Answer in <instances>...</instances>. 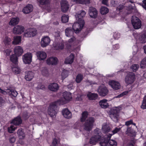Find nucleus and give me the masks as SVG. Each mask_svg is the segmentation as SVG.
Instances as JSON below:
<instances>
[{
    "instance_id": "obj_1",
    "label": "nucleus",
    "mask_w": 146,
    "mask_h": 146,
    "mask_svg": "<svg viewBox=\"0 0 146 146\" xmlns=\"http://www.w3.org/2000/svg\"><path fill=\"white\" fill-rule=\"evenodd\" d=\"M63 98L50 104L48 109V113L51 117L54 116L56 114L57 111V106L64 104L70 101L72 98L71 94L66 92L63 93Z\"/></svg>"
},
{
    "instance_id": "obj_2",
    "label": "nucleus",
    "mask_w": 146,
    "mask_h": 146,
    "mask_svg": "<svg viewBox=\"0 0 146 146\" xmlns=\"http://www.w3.org/2000/svg\"><path fill=\"white\" fill-rule=\"evenodd\" d=\"M92 136L90 139L89 143L92 145H95L99 141L100 142L101 146H107V140L102 139L101 130L96 128L92 132Z\"/></svg>"
},
{
    "instance_id": "obj_3",
    "label": "nucleus",
    "mask_w": 146,
    "mask_h": 146,
    "mask_svg": "<svg viewBox=\"0 0 146 146\" xmlns=\"http://www.w3.org/2000/svg\"><path fill=\"white\" fill-rule=\"evenodd\" d=\"M95 120V119L93 117L88 118L84 124V129L88 131L91 130L93 127Z\"/></svg>"
},
{
    "instance_id": "obj_4",
    "label": "nucleus",
    "mask_w": 146,
    "mask_h": 146,
    "mask_svg": "<svg viewBox=\"0 0 146 146\" xmlns=\"http://www.w3.org/2000/svg\"><path fill=\"white\" fill-rule=\"evenodd\" d=\"M80 21L77 20V22L75 23L72 26L74 32L76 33H79L84 26V20L81 19Z\"/></svg>"
},
{
    "instance_id": "obj_5",
    "label": "nucleus",
    "mask_w": 146,
    "mask_h": 146,
    "mask_svg": "<svg viewBox=\"0 0 146 146\" xmlns=\"http://www.w3.org/2000/svg\"><path fill=\"white\" fill-rule=\"evenodd\" d=\"M131 21L133 26L135 29H139L141 27V22L138 17L133 16L132 17Z\"/></svg>"
},
{
    "instance_id": "obj_6",
    "label": "nucleus",
    "mask_w": 146,
    "mask_h": 146,
    "mask_svg": "<svg viewBox=\"0 0 146 146\" xmlns=\"http://www.w3.org/2000/svg\"><path fill=\"white\" fill-rule=\"evenodd\" d=\"M97 92L100 96L104 97L108 94V90L104 84H102L98 87Z\"/></svg>"
},
{
    "instance_id": "obj_7",
    "label": "nucleus",
    "mask_w": 146,
    "mask_h": 146,
    "mask_svg": "<svg viewBox=\"0 0 146 146\" xmlns=\"http://www.w3.org/2000/svg\"><path fill=\"white\" fill-rule=\"evenodd\" d=\"M135 75L133 72H130L128 73L125 78V83L129 84L133 83L135 80Z\"/></svg>"
},
{
    "instance_id": "obj_8",
    "label": "nucleus",
    "mask_w": 146,
    "mask_h": 146,
    "mask_svg": "<svg viewBox=\"0 0 146 146\" xmlns=\"http://www.w3.org/2000/svg\"><path fill=\"white\" fill-rule=\"evenodd\" d=\"M37 33V31L33 28L27 29L25 30L24 34V36L27 37H32L35 35Z\"/></svg>"
},
{
    "instance_id": "obj_9",
    "label": "nucleus",
    "mask_w": 146,
    "mask_h": 146,
    "mask_svg": "<svg viewBox=\"0 0 146 146\" xmlns=\"http://www.w3.org/2000/svg\"><path fill=\"white\" fill-rule=\"evenodd\" d=\"M32 54L30 52H27L23 56L22 58L25 64H29L32 62Z\"/></svg>"
},
{
    "instance_id": "obj_10",
    "label": "nucleus",
    "mask_w": 146,
    "mask_h": 146,
    "mask_svg": "<svg viewBox=\"0 0 146 146\" xmlns=\"http://www.w3.org/2000/svg\"><path fill=\"white\" fill-rule=\"evenodd\" d=\"M58 59L54 56L49 57L46 60V64L49 65H56L58 64Z\"/></svg>"
},
{
    "instance_id": "obj_11",
    "label": "nucleus",
    "mask_w": 146,
    "mask_h": 146,
    "mask_svg": "<svg viewBox=\"0 0 146 146\" xmlns=\"http://www.w3.org/2000/svg\"><path fill=\"white\" fill-rule=\"evenodd\" d=\"M50 42V39L48 36H43L41 39V45L43 47H45L49 44Z\"/></svg>"
},
{
    "instance_id": "obj_12",
    "label": "nucleus",
    "mask_w": 146,
    "mask_h": 146,
    "mask_svg": "<svg viewBox=\"0 0 146 146\" xmlns=\"http://www.w3.org/2000/svg\"><path fill=\"white\" fill-rule=\"evenodd\" d=\"M108 84L111 88L115 90H118L120 89L121 85L119 83L116 81L113 80L110 81Z\"/></svg>"
},
{
    "instance_id": "obj_13",
    "label": "nucleus",
    "mask_w": 146,
    "mask_h": 146,
    "mask_svg": "<svg viewBox=\"0 0 146 146\" xmlns=\"http://www.w3.org/2000/svg\"><path fill=\"white\" fill-rule=\"evenodd\" d=\"M25 30L24 27L21 25H17L13 29V33L15 34H21Z\"/></svg>"
},
{
    "instance_id": "obj_14",
    "label": "nucleus",
    "mask_w": 146,
    "mask_h": 146,
    "mask_svg": "<svg viewBox=\"0 0 146 146\" xmlns=\"http://www.w3.org/2000/svg\"><path fill=\"white\" fill-rule=\"evenodd\" d=\"M88 13L92 18H95L97 16L98 12L96 9L93 7H90L88 10Z\"/></svg>"
},
{
    "instance_id": "obj_15",
    "label": "nucleus",
    "mask_w": 146,
    "mask_h": 146,
    "mask_svg": "<svg viewBox=\"0 0 146 146\" xmlns=\"http://www.w3.org/2000/svg\"><path fill=\"white\" fill-rule=\"evenodd\" d=\"M36 55L38 59L40 60H44L47 57L46 53L42 51H38L36 53Z\"/></svg>"
},
{
    "instance_id": "obj_16",
    "label": "nucleus",
    "mask_w": 146,
    "mask_h": 146,
    "mask_svg": "<svg viewBox=\"0 0 146 146\" xmlns=\"http://www.w3.org/2000/svg\"><path fill=\"white\" fill-rule=\"evenodd\" d=\"M48 89L53 92L57 91L59 88L58 84L56 83H53L50 84L48 86Z\"/></svg>"
},
{
    "instance_id": "obj_17",
    "label": "nucleus",
    "mask_w": 146,
    "mask_h": 146,
    "mask_svg": "<svg viewBox=\"0 0 146 146\" xmlns=\"http://www.w3.org/2000/svg\"><path fill=\"white\" fill-rule=\"evenodd\" d=\"M117 112L116 110L113 109L111 110L110 117L114 121L116 122L117 121Z\"/></svg>"
},
{
    "instance_id": "obj_18",
    "label": "nucleus",
    "mask_w": 146,
    "mask_h": 146,
    "mask_svg": "<svg viewBox=\"0 0 146 146\" xmlns=\"http://www.w3.org/2000/svg\"><path fill=\"white\" fill-rule=\"evenodd\" d=\"M15 55L18 56H21L23 53V48L20 46H16L14 49Z\"/></svg>"
},
{
    "instance_id": "obj_19",
    "label": "nucleus",
    "mask_w": 146,
    "mask_h": 146,
    "mask_svg": "<svg viewBox=\"0 0 146 146\" xmlns=\"http://www.w3.org/2000/svg\"><path fill=\"white\" fill-rule=\"evenodd\" d=\"M62 11L63 12L66 11L69 8L68 2L66 0H62L61 2Z\"/></svg>"
},
{
    "instance_id": "obj_20",
    "label": "nucleus",
    "mask_w": 146,
    "mask_h": 146,
    "mask_svg": "<svg viewBox=\"0 0 146 146\" xmlns=\"http://www.w3.org/2000/svg\"><path fill=\"white\" fill-rule=\"evenodd\" d=\"M62 114L64 117L70 119L72 117L71 112L67 109H64L62 111Z\"/></svg>"
},
{
    "instance_id": "obj_21",
    "label": "nucleus",
    "mask_w": 146,
    "mask_h": 146,
    "mask_svg": "<svg viewBox=\"0 0 146 146\" xmlns=\"http://www.w3.org/2000/svg\"><path fill=\"white\" fill-rule=\"evenodd\" d=\"M33 9L32 5L28 4L23 9L22 11L24 13L27 14L33 11Z\"/></svg>"
},
{
    "instance_id": "obj_22",
    "label": "nucleus",
    "mask_w": 146,
    "mask_h": 146,
    "mask_svg": "<svg viewBox=\"0 0 146 146\" xmlns=\"http://www.w3.org/2000/svg\"><path fill=\"white\" fill-rule=\"evenodd\" d=\"M100 106L102 108H106L109 106V104L108 103V100L106 99L101 100L99 102Z\"/></svg>"
},
{
    "instance_id": "obj_23",
    "label": "nucleus",
    "mask_w": 146,
    "mask_h": 146,
    "mask_svg": "<svg viewBox=\"0 0 146 146\" xmlns=\"http://www.w3.org/2000/svg\"><path fill=\"white\" fill-rule=\"evenodd\" d=\"M34 74L32 71H29L26 73L25 78L27 80L31 81L33 78Z\"/></svg>"
},
{
    "instance_id": "obj_24",
    "label": "nucleus",
    "mask_w": 146,
    "mask_h": 146,
    "mask_svg": "<svg viewBox=\"0 0 146 146\" xmlns=\"http://www.w3.org/2000/svg\"><path fill=\"white\" fill-rule=\"evenodd\" d=\"M86 13L84 11H82L78 12V13L76 15V18L77 20L80 21L81 19L83 20V18L86 15Z\"/></svg>"
},
{
    "instance_id": "obj_25",
    "label": "nucleus",
    "mask_w": 146,
    "mask_h": 146,
    "mask_svg": "<svg viewBox=\"0 0 146 146\" xmlns=\"http://www.w3.org/2000/svg\"><path fill=\"white\" fill-rule=\"evenodd\" d=\"M19 21V19L17 17L12 18L9 23V25H10L13 26L17 24Z\"/></svg>"
},
{
    "instance_id": "obj_26",
    "label": "nucleus",
    "mask_w": 146,
    "mask_h": 146,
    "mask_svg": "<svg viewBox=\"0 0 146 146\" xmlns=\"http://www.w3.org/2000/svg\"><path fill=\"white\" fill-rule=\"evenodd\" d=\"M19 138L20 139H23L25 136V134L23 130L21 128L19 129L17 132Z\"/></svg>"
},
{
    "instance_id": "obj_27",
    "label": "nucleus",
    "mask_w": 146,
    "mask_h": 146,
    "mask_svg": "<svg viewBox=\"0 0 146 146\" xmlns=\"http://www.w3.org/2000/svg\"><path fill=\"white\" fill-rule=\"evenodd\" d=\"M74 56L72 54L70 55L65 59L64 62L67 64H70L72 63L74 59Z\"/></svg>"
},
{
    "instance_id": "obj_28",
    "label": "nucleus",
    "mask_w": 146,
    "mask_h": 146,
    "mask_svg": "<svg viewBox=\"0 0 146 146\" xmlns=\"http://www.w3.org/2000/svg\"><path fill=\"white\" fill-rule=\"evenodd\" d=\"M88 99L91 100H94L96 99L98 97L97 94L89 92L87 94Z\"/></svg>"
},
{
    "instance_id": "obj_29",
    "label": "nucleus",
    "mask_w": 146,
    "mask_h": 146,
    "mask_svg": "<svg viewBox=\"0 0 146 146\" xmlns=\"http://www.w3.org/2000/svg\"><path fill=\"white\" fill-rule=\"evenodd\" d=\"M22 122V121L19 116H18L13 119L11 122V123L15 125H19Z\"/></svg>"
},
{
    "instance_id": "obj_30",
    "label": "nucleus",
    "mask_w": 146,
    "mask_h": 146,
    "mask_svg": "<svg viewBox=\"0 0 146 146\" xmlns=\"http://www.w3.org/2000/svg\"><path fill=\"white\" fill-rule=\"evenodd\" d=\"M76 39L74 36H72L69 39L68 41V43L67 44V46L69 48L72 45H73L76 42Z\"/></svg>"
},
{
    "instance_id": "obj_31",
    "label": "nucleus",
    "mask_w": 146,
    "mask_h": 146,
    "mask_svg": "<svg viewBox=\"0 0 146 146\" xmlns=\"http://www.w3.org/2000/svg\"><path fill=\"white\" fill-rule=\"evenodd\" d=\"M74 2L78 4H89L90 3V0H71Z\"/></svg>"
},
{
    "instance_id": "obj_32",
    "label": "nucleus",
    "mask_w": 146,
    "mask_h": 146,
    "mask_svg": "<svg viewBox=\"0 0 146 146\" xmlns=\"http://www.w3.org/2000/svg\"><path fill=\"white\" fill-rule=\"evenodd\" d=\"M65 35L66 36L68 37H71L73 35V33L71 28H67L65 30Z\"/></svg>"
},
{
    "instance_id": "obj_33",
    "label": "nucleus",
    "mask_w": 146,
    "mask_h": 146,
    "mask_svg": "<svg viewBox=\"0 0 146 146\" xmlns=\"http://www.w3.org/2000/svg\"><path fill=\"white\" fill-rule=\"evenodd\" d=\"M21 37L20 36H16L14 38L13 41L12 42V44L14 45L19 44L21 42Z\"/></svg>"
},
{
    "instance_id": "obj_34",
    "label": "nucleus",
    "mask_w": 146,
    "mask_h": 146,
    "mask_svg": "<svg viewBox=\"0 0 146 146\" xmlns=\"http://www.w3.org/2000/svg\"><path fill=\"white\" fill-rule=\"evenodd\" d=\"M6 92H7V94L8 93L9 94H11L14 97H16L18 94V93L16 91L9 89H7V91Z\"/></svg>"
},
{
    "instance_id": "obj_35",
    "label": "nucleus",
    "mask_w": 146,
    "mask_h": 146,
    "mask_svg": "<svg viewBox=\"0 0 146 146\" xmlns=\"http://www.w3.org/2000/svg\"><path fill=\"white\" fill-rule=\"evenodd\" d=\"M53 46L55 49L56 50H60L62 49L64 47V45L62 43L58 44L56 42L53 44Z\"/></svg>"
},
{
    "instance_id": "obj_36",
    "label": "nucleus",
    "mask_w": 146,
    "mask_h": 146,
    "mask_svg": "<svg viewBox=\"0 0 146 146\" xmlns=\"http://www.w3.org/2000/svg\"><path fill=\"white\" fill-rule=\"evenodd\" d=\"M88 116V112L86 111H84L83 112L82 114V116L80 118V120L81 122H84Z\"/></svg>"
},
{
    "instance_id": "obj_37",
    "label": "nucleus",
    "mask_w": 146,
    "mask_h": 146,
    "mask_svg": "<svg viewBox=\"0 0 146 146\" xmlns=\"http://www.w3.org/2000/svg\"><path fill=\"white\" fill-rule=\"evenodd\" d=\"M146 39V31L143 32L142 35L139 38V40L141 43H144Z\"/></svg>"
},
{
    "instance_id": "obj_38",
    "label": "nucleus",
    "mask_w": 146,
    "mask_h": 146,
    "mask_svg": "<svg viewBox=\"0 0 146 146\" xmlns=\"http://www.w3.org/2000/svg\"><path fill=\"white\" fill-rule=\"evenodd\" d=\"M109 9L105 7H102L100 9V12L102 15L106 14L108 12Z\"/></svg>"
},
{
    "instance_id": "obj_39",
    "label": "nucleus",
    "mask_w": 146,
    "mask_h": 146,
    "mask_svg": "<svg viewBox=\"0 0 146 146\" xmlns=\"http://www.w3.org/2000/svg\"><path fill=\"white\" fill-rule=\"evenodd\" d=\"M12 70L13 72L15 74H17L20 73L21 72V70L17 65L12 67Z\"/></svg>"
},
{
    "instance_id": "obj_40",
    "label": "nucleus",
    "mask_w": 146,
    "mask_h": 146,
    "mask_svg": "<svg viewBox=\"0 0 146 146\" xmlns=\"http://www.w3.org/2000/svg\"><path fill=\"white\" fill-rule=\"evenodd\" d=\"M102 129L104 133H106L109 131L110 128L109 126L106 123L102 125Z\"/></svg>"
},
{
    "instance_id": "obj_41",
    "label": "nucleus",
    "mask_w": 146,
    "mask_h": 146,
    "mask_svg": "<svg viewBox=\"0 0 146 146\" xmlns=\"http://www.w3.org/2000/svg\"><path fill=\"white\" fill-rule=\"evenodd\" d=\"M126 134L130 136H133L134 133V131L131 127H128L125 132Z\"/></svg>"
},
{
    "instance_id": "obj_42",
    "label": "nucleus",
    "mask_w": 146,
    "mask_h": 146,
    "mask_svg": "<svg viewBox=\"0 0 146 146\" xmlns=\"http://www.w3.org/2000/svg\"><path fill=\"white\" fill-rule=\"evenodd\" d=\"M69 72L68 71L64 70L61 74L62 79L63 80L68 76Z\"/></svg>"
},
{
    "instance_id": "obj_43",
    "label": "nucleus",
    "mask_w": 146,
    "mask_h": 146,
    "mask_svg": "<svg viewBox=\"0 0 146 146\" xmlns=\"http://www.w3.org/2000/svg\"><path fill=\"white\" fill-rule=\"evenodd\" d=\"M121 127L115 128V129L112 131V133L110 134L108 136V140L110 139L112 135L117 133L119 131L121 130Z\"/></svg>"
},
{
    "instance_id": "obj_44",
    "label": "nucleus",
    "mask_w": 146,
    "mask_h": 146,
    "mask_svg": "<svg viewBox=\"0 0 146 146\" xmlns=\"http://www.w3.org/2000/svg\"><path fill=\"white\" fill-rule=\"evenodd\" d=\"M11 61L13 63L16 64L17 62V58L15 54H13L10 56V58Z\"/></svg>"
},
{
    "instance_id": "obj_45",
    "label": "nucleus",
    "mask_w": 146,
    "mask_h": 146,
    "mask_svg": "<svg viewBox=\"0 0 146 146\" xmlns=\"http://www.w3.org/2000/svg\"><path fill=\"white\" fill-rule=\"evenodd\" d=\"M52 146H60L59 140L56 139H54L52 142Z\"/></svg>"
},
{
    "instance_id": "obj_46",
    "label": "nucleus",
    "mask_w": 146,
    "mask_h": 146,
    "mask_svg": "<svg viewBox=\"0 0 146 146\" xmlns=\"http://www.w3.org/2000/svg\"><path fill=\"white\" fill-rule=\"evenodd\" d=\"M141 108L143 109H146V96H145L143 98Z\"/></svg>"
},
{
    "instance_id": "obj_47",
    "label": "nucleus",
    "mask_w": 146,
    "mask_h": 146,
    "mask_svg": "<svg viewBox=\"0 0 146 146\" xmlns=\"http://www.w3.org/2000/svg\"><path fill=\"white\" fill-rule=\"evenodd\" d=\"M140 67L144 68L146 67V57L144 58L141 61L140 63Z\"/></svg>"
},
{
    "instance_id": "obj_48",
    "label": "nucleus",
    "mask_w": 146,
    "mask_h": 146,
    "mask_svg": "<svg viewBox=\"0 0 146 146\" xmlns=\"http://www.w3.org/2000/svg\"><path fill=\"white\" fill-rule=\"evenodd\" d=\"M17 127L14 125H11L8 128V131L10 133H12L17 129Z\"/></svg>"
},
{
    "instance_id": "obj_49",
    "label": "nucleus",
    "mask_w": 146,
    "mask_h": 146,
    "mask_svg": "<svg viewBox=\"0 0 146 146\" xmlns=\"http://www.w3.org/2000/svg\"><path fill=\"white\" fill-rule=\"evenodd\" d=\"M83 78V76L80 74L78 75L76 77V81L78 83H80Z\"/></svg>"
},
{
    "instance_id": "obj_50",
    "label": "nucleus",
    "mask_w": 146,
    "mask_h": 146,
    "mask_svg": "<svg viewBox=\"0 0 146 146\" xmlns=\"http://www.w3.org/2000/svg\"><path fill=\"white\" fill-rule=\"evenodd\" d=\"M68 19L69 17L67 15H64L62 17L61 20L63 23H66L68 22Z\"/></svg>"
},
{
    "instance_id": "obj_51",
    "label": "nucleus",
    "mask_w": 146,
    "mask_h": 146,
    "mask_svg": "<svg viewBox=\"0 0 146 146\" xmlns=\"http://www.w3.org/2000/svg\"><path fill=\"white\" fill-rule=\"evenodd\" d=\"M11 39L10 38L7 36H6L3 42L5 44H9L11 41Z\"/></svg>"
},
{
    "instance_id": "obj_52",
    "label": "nucleus",
    "mask_w": 146,
    "mask_h": 146,
    "mask_svg": "<svg viewBox=\"0 0 146 146\" xmlns=\"http://www.w3.org/2000/svg\"><path fill=\"white\" fill-rule=\"evenodd\" d=\"M139 66L137 64H133L131 67V69L133 72L136 71L139 68Z\"/></svg>"
},
{
    "instance_id": "obj_53",
    "label": "nucleus",
    "mask_w": 146,
    "mask_h": 146,
    "mask_svg": "<svg viewBox=\"0 0 146 146\" xmlns=\"http://www.w3.org/2000/svg\"><path fill=\"white\" fill-rule=\"evenodd\" d=\"M109 146H116L117 142L113 140H110L109 141Z\"/></svg>"
},
{
    "instance_id": "obj_54",
    "label": "nucleus",
    "mask_w": 146,
    "mask_h": 146,
    "mask_svg": "<svg viewBox=\"0 0 146 146\" xmlns=\"http://www.w3.org/2000/svg\"><path fill=\"white\" fill-rule=\"evenodd\" d=\"M128 92L127 91H125L123 92L121 94L118 95L117 96H115L114 97V98H120L123 96L127 94Z\"/></svg>"
},
{
    "instance_id": "obj_55",
    "label": "nucleus",
    "mask_w": 146,
    "mask_h": 146,
    "mask_svg": "<svg viewBox=\"0 0 146 146\" xmlns=\"http://www.w3.org/2000/svg\"><path fill=\"white\" fill-rule=\"evenodd\" d=\"M128 92L127 91H125L123 92L121 94L118 95L117 96H115L114 97V98H120L123 96L127 94Z\"/></svg>"
},
{
    "instance_id": "obj_56",
    "label": "nucleus",
    "mask_w": 146,
    "mask_h": 146,
    "mask_svg": "<svg viewBox=\"0 0 146 146\" xmlns=\"http://www.w3.org/2000/svg\"><path fill=\"white\" fill-rule=\"evenodd\" d=\"M120 36V34L118 32H115L114 33L113 37L115 39H118Z\"/></svg>"
},
{
    "instance_id": "obj_57",
    "label": "nucleus",
    "mask_w": 146,
    "mask_h": 146,
    "mask_svg": "<svg viewBox=\"0 0 146 146\" xmlns=\"http://www.w3.org/2000/svg\"><path fill=\"white\" fill-rule=\"evenodd\" d=\"M45 86L44 85H43L41 84H39L36 87V88L37 89H41L44 90L45 88Z\"/></svg>"
},
{
    "instance_id": "obj_58",
    "label": "nucleus",
    "mask_w": 146,
    "mask_h": 146,
    "mask_svg": "<svg viewBox=\"0 0 146 146\" xmlns=\"http://www.w3.org/2000/svg\"><path fill=\"white\" fill-rule=\"evenodd\" d=\"M9 141L11 143H14L15 141V138L13 136H11L9 139Z\"/></svg>"
},
{
    "instance_id": "obj_59",
    "label": "nucleus",
    "mask_w": 146,
    "mask_h": 146,
    "mask_svg": "<svg viewBox=\"0 0 146 146\" xmlns=\"http://www.w3.org/2000/svg\"><path fill=\"white\" fill-rule=\"evenodd\" d=\"M50 0H39V3L40 4L43 5L48 3Z\"/></svg>"
},
{
    "instance_id": "obj_60",
    "label": "nucleus",
    "mask_w": 146,
    "mask_h": 146,
    "mask_svg": "<svg viewBox=\"0 0 146 146\" xmlns=\"http://www.w3.org/2000/svg\"><path fill=\"white\" fill-rule=\"evenodd\" d=\"M133 123V120H131L127 121L125 122V125L127 126H128Z\"/></svg>"
},
{
    "instance_id": "obj_61",
    "label": "nucleus",
    "mask_w": 146,
    "mask_h": 146,
    "mask_svg": "<svg viewBox=\"0 0 146 146\" xmlns=\"http://www.w3.org/2000/svg\"><path fill=\"white\" fill-rule=\"evenodd\" d=\"M109 0H102V3L106 6L109 5L108 1Z\"/></svg>"
},
{
    "instance_id": "obj_62",
    "label": "nucleus",
    "mask_w": 146,
    "mask_h": 146,
    "mask_svg": "<svg viewBox=\"0 0 146 146\" xmlns=\"http://www.w3.org/2000/svg\"><path fill=\"white\" fill-rule=\"evenodd\" d=\"M41 72L42 74L44 75L46 74L48 72L47 69L45 68H43L41 70Z\"/></svg>"
},
{
    "instance_id": "obj_63",
    "label": "nucleus",
    "mask_w": 146,
    "mask_h": 146,
    "mask_svg": "<svg viewBox=\"0 0 146 146\" xmlns=\"http://www.w3.org/2000/svg\"><path fill=\"white\" fill-rule=\"evenodd\" d=\"M11 51H12L10 49H7L5 51V52L7 55H9Z\"/></svg>"
},
{
    "instance_id": "obj_64",
    "label": "nucleus",
    "mask_w": 146,
    "mask_h": 146,
    "mask_svg": "<svg viewBox=\"0 0 146 146\" xmlns=\"http://www.w3.org/2000/svg\"><path fill=\"white\" fill-rule=\"evenodd\" d=\"M142 7L146 10V0H144L143 1Z\"/></svg>"
}]
</instances>
